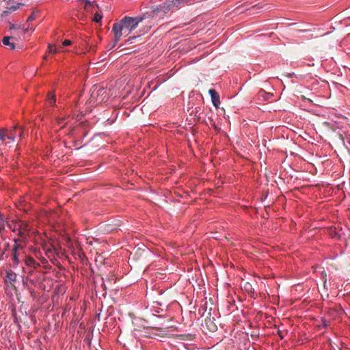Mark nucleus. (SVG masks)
Segmentation results:
<instances>
[{
  "mask_svg": "<svg viewBox=\"0 0 350 350\" xmlns=\"http://www.w3.org/2000/svg\"><path fill=\"white\" fill-rule=\"evenodd\" d=\"M148 13L143 16L137 17H124L120 22L113 24L112 31L115 34V41L118 42L122 36H127L131 32L135 29L138 24L144 18H147Z\"/></svg>",
  "mask_w": 350,
  "mask_h": 350,
  "instance_id": "nucleus-1",
  "label": "nucleus"
},
{
  "mask_svg": "<svg viewBox=\"0 0 350 350\" xmlns=\"http://www.w3.org/2000/svg\"><path fill=\"white\" fill-rule=\"evenodd\" d=\"M14 240L15 243L11 254V265L12 267H16L26 258L24 252L25 243H18L17 239Z\"/></svg>",
  "mask_w": 350,
  "mask_h": 350,
  "instance_id": "nucleus-2",
  "label": "nucleus"
},
{
  "mask_svg": "<svg viewBox=\"0 0 350 350\" xmlns=\"http://www.w3.org/2000/svg\"><path fill=\"white\" fill-rule=\"evenodd\" d=\"M10 227L13 232H17L18 235L20 237L19 239H16L18 240V243H24L23 242L26 239L28 232L29 231L28 224L25 221L18 220L12 221Z\"/></svg>",
  "mask_w": 350,
  "mask_h": 350,
  "instance_id": "nucleus-3",
  "label": "nucleus"
},
{
  "mask_svg": "<svg viewBox=\"0 0 350 350\" xmlns=\"http://www.w3.org/2000/svg\"><path fill=\"white\" fill-rule=\"evenodd\" d=\"M208 93L211 97V100H212L213 105L215 107H218L220 104L219 96L218 93L214 89H210L208 90Z\"/></svg>",
  "mask_w": 350,
  "mask_h": 350,
  "instance_id": "nucleus-4",
  "label": "nucleus"
},
{
  "mask_svg": "<svg viewBox=\"0 0 350 350\" xmlns=\"http://www.w3.org/2000/svg\"><path fill=\"white\" fill-rule=\"evenodd\" d=\"M12 38H13L12 37L5 36L3 38L2 42L4 45L9 46L11 49H14L15 44L14 43L10 42V40L12 39Z\"/></svg>",
  "mask_w": 350,
  "mask_h": 350,
  "instance_id": "nucleus-5",
  "label": "nucleus"
},
{
  "mask_svg": "<svg viewBox=\"0 0 350 350\" xmlns=\"http://www.w3.org/2000/svg\"><path fill=\"white\" fill-rule=\"evenodd\" d=\"M48 100L51 105H54L55 103V96L53 92L48 94Z\"/></svg>",
  "mask_w": 350,
  "mask_h": 350,
  "instance_id": "nucleus-6",
  "label": "nucleus"
},
{
  "mask_svg": "<svg viewBox=\"0 0 350 350\" xmlns=\"http://www.w3.org/2000/svg\"><path fill=\"white\" fill-rule=\"evenodd\" d=\"M15 129H16V126L14 127L13 131H10L8 134H6L7 139H10L12 142L15 140V137H16V135L14 132Z\"/></svg>",
  "mask_w": 350,
  "mask_h": 350,
  "instance_id": "nucleus-7",
  "label": "nucleus"
},
{
  "mask_svg": "<svg viewBox=\"0 0 350 350\" xmlns=\"http://www.w3.org/2000/svg\"><path fill=\"white\" fill-rule=\"evenodd\" d=\"M35 263V260L31 257H28L25 258V264L27 266H33Z\"/></svg>",
  "mask_w": 350,
  "mask_h": 350,
  "instance_id": "nucleus-8",
  "label": "nucleus"
},
{
  "mask_svg": "<svg viewBox=\"0 0 350 350\" xmlns=\"http://www.w3.org/2000/svg\"><path fill=\"white\" fill-rule=\"evenodd\" d=\"M6 138V131L5 129H1L0 131V139L3 142Z\"/></svg>",
  "mask_w": 350,
  "mask_h": 350,
  "instance_id": "nucleus-9",
  "label": "nucleus"
},
{
  "mask_svg": "<svg viewBox=\"0 0 350 350\" xmlns=\"http://www.w3.org/2000/svg\"><path fill=\"white\" fill-rule=\"evenodd\" d=\"M102 18V15L99 14L98 13H96L94 16L93 21L96 23H99L101 21Z\"/></svg>",
  "mask_w": 350,
  "mask_h": 350,
  "instance_id": "nucleus-10",
  "label": "nucleus"
},
{
  "mask_svg": "<svg viewBox=\"0 0 350 350\" xmlns=\"http://www.w3.org/2000/svg\"><path fill=\"white\" fill-rule=\"evenodd\" d=\"M38 14V12H33L31 13V14L27 18V21L30 22L33 21Z\"/></svg>",
  "mask_w": 350,
  "mask_h": 350,
  "instance_id": "nucleus-11",
  "label": "nucleus"
},
{
  "mask_svg": "<svg viewBox=\"0 0 350 350\" xmlns=\"http://www.w3.org/2000/svg\"><path fill=\"white\" fill-rule=\"evenodd\" d=\"M5 224L4 221L2 219H0V233L4 230Z\"/></svg>",
  "mask_w": 350,
  "mask_h": 350,
  "instance_id": "nucleus-12",
  "label": "nucleus"
},
{
  "mask_svg": "<svg viewBox=\"0 0 350 350\" xmlns=\"http://www.w3.org/2000/svg\"><path fill=\"white\" fill-rule=\"evenodd\" d=\"M8 278L12 280V281H14L15 279H16V275L15 274H13V273H8Z\"/></svg>",
  "mask_w": 350,
  "mask_h": 350,
  "instance_id": "nucleus-13",
  "label": "nucleus"
},
{
  "mask_svg": "<svg viewBox=\"0 0 350 350\" xmlns=\"http://www.w3.org/2000/svg\"><path fill=\"white\" fill-rule=\"evenodd\" d=\"M63 46H68V45H70L71 44V41L69 40H65L63 43H62Z\"/></svg>",
  "mask_w": 350,
  "mask_h": 350,
  "instance_id": "nucleus-14",
  "label": "nucleus"
},
{
  "mask_svg": "<svg viewBox=\"0 0 350 350\" xmlns=\"http://www.w3.org/2000/svg\"><path fill=\"white\" fill-rule=\"evenodd\" d=\"M49 51L50 53H56V49H53V46L49 44Z\"/></svg>",
  "mask_w": 350,
  "mask_h": 350,
  "instance_id": "nucleus-15",
  "label": "nucleus"
},
{
  "mask_svg": "<svg viewBox=\"0 0 350 350\" xmlns=\"http://www.w3.org/2000/svg\"><path fill=\"white\" fill-rule=\"evenodd\" d=\"M19 8V5H14V6H12L9 8L10 10L11 11H15L16 10H18Z\"/></svg>",
  "mask_w": 350,
  "mask_h": 350,
  "instance_id": "nucleus-16",
  "label": "nucleus"
},
{
  "mask_svg": "<svg viewBox=\"0 0 350 350\" xmlns=\"http://www.w3.org/2000/svg\"><path fill=\"white\" fill-rule=\"evenodd\" d=\"M81 1L85 3V7L88 5H92V3L90 2V0H81Z\"/></svg>",
  "mask_w": 350,
  "mask_h": 350,
  "instance_id": "nucleus-17",
  "label": "nucleus"
},
{
  "mask_svg": "<svg viewBox=\"0 0 350 350\" xmlns=\"http://www.w3.org/2000/svg\"><path fill=\"white\" fill-rule=\"evenodd\" d=\"M4 253H5L4 250L0 249V258H3V256Z\"/></svg>",
  "mask_w": 350,
  "mask_h": 350,
  "instance_id": "nucleus-18",
  "label": "nucleus"
},
{
  "mask_svg": "<svg viewBox=\"0 0 350 350\" xmlns=\"http://www.w3.org/2000/svg\"><path fill=\"white\" fill-rule=\"evenodd\" d=\"M63 120H64L63 118H59V119L57 120V122H58V124H62V122H63Z\"/></svg>",
  "mask_w": 350,
  "mask_h": 350,
  "instance_id": "nucleus-19",
  "label": "nucleus"
},
{
  "mask_svg": "<svg viewBox=\"0 0 350 350\" xmlns=\"http://www.w3.org/2000/svg\"><path fill=\"white\" fill-rule=\"evenodd\" d=\"M9 13H10V12H9V11H4V12H3V16H6V15H8Z\"/></svg>",
  "mask_w": 350,
  "mask_h": 350,
  "instance_id": "nucleus-20",
  "label": "nucleus"
},
{
  "mask_svg": "<svg viewBox=\"0 0 350 350\" xmlns=\"http://www.w3.org/2000/svg\"><path fill=\"white\" fill-rule=\"evenodd\" d=\"M259 94H261V95L262 96L263 94H266V92H265L264 90H261L259 92Z\"/></svg>",
  "mask_w": 350,
  "mask_h": 350,
  "instance_id": "nucleus-21",
  "label": "nucleus"
},
{
  "mask_svg": "<svg viewBox=\"0 0 350 350\" xmlns=\"http://www.w3.org/2000/svg\"><path fill=\"white\" fill-rule=\"evenodd\" d=\"M278 334H279L280 338L282 339L284 338V336L282 335V334L280 331L278 332Z\"/></svg>",
  "mask_w": 350,
  "mask_h": 350,
  "instance_id": "nucleus-22",
  "label": "nucleus"
},
{
  "mask_svg": "<svg viewBox=\"0 0 350 350\" xmlns=\"http://www.w3.org/2000/svg\"><path fill=\"white\" fill-rule=\"evenodd\" d=\"M159 11V8H157L156 10H153V14H155L156 13H157Z\"/></svg>",
  "mask_w": 350,
  "mask_h": 350,
  "instance_id": "nucleus-23",
  "label": "nucleus"
},
{
  "mask_svg": "<svg viewBox=\"0 0 350 350\" xmlns=\"http://www.w3.org/2000/svg\"><path fill=\"white\" fill-rule=\"evenodd\" d=\"M23 131H21V133H20V134H19L20 137H22V136H23Z\"/></svg>",
  "mask_w": 350,
  "mask_h": 350,
  "instance_id": "nucleus-24",
  "label": "nucleus"
},
{
  "mask_svg": "<svg viewBox=\"0 0 350 350\" xmlns=\"http://www.w3.org/2000/svg\"><path fill=\"white\" fill-rule=\"evenodd\" d=\"M14 25H12V26L10 27V29H14Z\"/></svg>",
  "mask_w": 350,
  "mask_h": 350,
  "instance_id": "nucleus-25",
  "label": "nucleus"
},
{
  "mask_svg": "<svg viewBox=\"0 0 350 350\" xmlns=\"http://www.w3.org/2000/svg\"><path fill=\"white\" fill-rule=\"evenodd\" d=\"M28 29H29V27L26 28V29H25V32H27V30H28Z\"/></svg>",
  "mask_w": 350,
  "mask_h": 350,
  "instance_id": "nucleus-26",
  "label": "nucleus"
}]
</instances>
